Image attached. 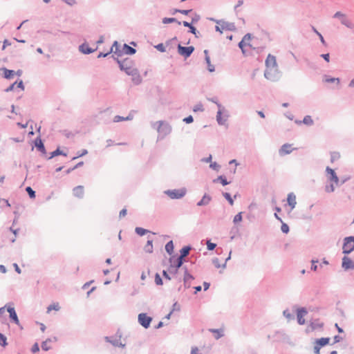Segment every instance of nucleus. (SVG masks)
<instances>
[{"label":"nucleus","instance_id":"obj_1","mask_svg":"<svg viewBox=\"0 0 354 354\" xmlns=\"http://www.w3.org/2000/svg\"><path fill=\"white\" fill-rule=\"evenodd\" d=\"M118 64L120 69L122 71L125 72L127 75H129L130 73H132L133 71L137 69V68L135 67L134 61L129 57H127L122 60H118Z\"/></svg>","mask_w":354,"mask_h":354},{"label":"nucleus","instance_id":"obj_2","mask_svg":"<svg viewBox=\"0 0 354 354\" xmlns=\"http://www.w3.org/2000/svg\"><path fill=\"white\" fill-rule=\"evenodd\" d=\"M164 194L171 199H181L186 195L187 189L182 187L180 189H167L164 191Z\"/></svg>","mask_w":354,"mask_h":354},{"label":"nucleus","instance_id":"obj_3","mask_svg":"<svg viewBox=\"0 0 354 354\" xmlns=\"http://www.w3.org/2000/svg\"><path fill=\"white\" fill-rule=\"evenodd\" d=\"M264 77L270 81L277 82L281 78V73L278 68H266Z\"/></svg>","mask_w":354,"mask_h":354},{"label":"nucleus","instance_id":"obj_4","mask_svg":"<svg viewBox=\"0 0 354 354\" xmlns=\"http://www.w3.org/2000/svg\"><path fill=\"white\" fill-rule=\"evenodd\" d=\"M158 123V125L156 127V130L160 136L165 137L171 133L172 127L167 122L159 120Z\"/></svg>","mask_w":354,"mask_h":354},{"label":"nucleus","instance_id":"obj_5","mask_svg":"<svg viewBox=\"0 0 354 354\" xmlns=\"http://www.w3.org/2000/svg\"><path fill=\"white\" fill-rule=\"evenodd\" d=\"M153 318L149 316L146 313H141L138 315V322L144 328L147 329L150 327Z\"/></svg>","mask_w":354,"mask_h":354},{"label":"nucleus","instance_id":"obj_6","mask_svg":"<svg viewBox=\"0 0 354 354\" xmlns=\"http://www.w3.org/2000/svg\"><path fill=\"white\" fill-rule=\"evenodd\" d=\"M194 50L195 48L193 46H183L181 44H178L177 46L178 53L185 59L189 57Z\"/></svg>","mask_w":354,"mask_h":354},{"label":"nucleus","instance_id":"obj_7","mask_svg":"<svg viewBox=\"0 0 354 354\" xmlns=\"http://www.w3.org/2000/svg\"><path fill=\"white\" fill-rule=\"evenodd\" d=\"M326 172L327 173L328 179L334 183L337 186H340L345 183V180H343L341 183H339V179L337 176L334 169H331L329 167H327L326 169Z\"/></svg>","mask_w":354,"mask_h":354},{"label":"nucleus","instance_id":"obj_8","mask_svg":"<svg viewBox=\"0 0 354 354\" xmlns=\"http://www.w3.org/2000/svg\"><path fill=\"white\" fill-rule=\"evenodd\" d=\"M169 266L172 268L179 269L183 266L185 259H182L181 257H177V255H173L169 259Z\"/></svg>","mask_w":354,"mask_h":354},{"label":"nucleus","instance_id":"obj_9","mask_svg":"<svg viewBox=\"0 0 354 354\" xmlns=\"http://www.w3.org/2000/svg\"><path fill=\"white\" fill-rule=\"evenodd\" d=\"M347 240H348L347 237H345L343 240L342 253L345 255H348L354 251V245L352 244V241Z\"/></svg>","mask_w":354,"mask_h":354},{"label":"nucleus","instance_id":"obj_10","mask_svg":"<svg viewBox=\"0 0 354 354\" xmlns=\"http://www.w3.org/2000/svg\"><path fill=\"white\" fill-rule=\"evenodd\" d=\"M308 314V310L305 307H300L297 309V322L299 325H304L306 323L304 317Z\"/></svg>","mask_w":354,"mask_h":354},{"label":"nucleus","instance_id":"obj_11","mask_svg":"<svg viewBox=\"0 0 354 354\" xmlns=\"http://www.w3.org/2000/svg\"><path fill=\"white\" fill-rule=\"evenodd\" d=\"M7 311L9 313V317L12 322L15 323V324L19 326V320L17 316V314L16 313V310L13 306H7Z\"/></svg>","mask_w":354,"mask_h":354},{"label":"nucleus","instance_id":"obj_12","mask_svg":"<svg viewBox=\"0 0 354 354\" xmlns=\"http://www.w3.org/2000/svg\"><path fill=\"white\" fill-rule=\"evenodd\" d=\"M34 145H35V147H36L37 151L41 152L43 155H46V154L47 152H46L44 144L42 140L41 139V136H37L35 139Z\"/></svg>","mask_w":354,"mask_h":354},{"label":"nucleus","instance_id":"obj_13","mask_svg":"<svg viewBox=\"0 0 354 354\" xmlns=\"http://www.w3.org/2000/svg\"><path fill=\"white\" fill-rule=\"evenodd\" d=\"M342 267L345 270H353L354 269V261L349 257L344 256L342 258Z\"/></svg>","mask_w":354,"mask_h":354},{"label":"nucleus","instance_id":"obj_14","mask_svg":"<svg viewBox=\"0 0 354 354\" xmlns=\"http://www.w3.org/2000/svg\"><path fill=\"white\" fill-rule=\"evenodd\" d=\"M265 64L266 68H278L276 57L271 54H268L266 59Z\"/></svg>","mask_w":354,"mask_h":354},{"label":"nucleus","instance_id":"obj_15","mask_svg":"<svg viewBox=\"0 0 354 354\" xmlns=\"http://www.w3.org/2000/svg\"><path fill=\"white\" fill-rule=\"evenodd\" d=\"M97 50V48L93 49L89 47L87 43H83L79 46V50L84 55H89L92 53L95 52Z\"/></svg>","mask_w":354,"mask_h":354},{"label":"nucleus","instance_id":"obj_16","mask_svg":"<svg viewBox=\"0 0 354 354\" xmlns=\"http://www.w3.org/2000/svg\"><path fill=\"white\" fill-rule=\"evenodd\" d=\"M291 147L292 145L290 144H283L279 150V154L281 156L290 154L294 150V149H292Z\"/></svg>","mask_w":354,"mask_h":354},{"label":"nucleus","instance_id":"obj_17","mask_svg":"<svg viewBox=\"0 0 354 354\" xmlns=\"http://www.w3.org/2000/svg\"><path fill=\"white\" fill-rule=\"evenodd\" d=\"M129 75L132 77V82L134 84L139 85L142 82V77L138 68L133 71L132 73H130Z\"/></svg>","mask_w":354,"mask_h":354},{"label":"nucleus","instance_id":"obj_18","mask_svg":"<svg viewBox=\"0 0 354 354\" xmlns=\"http://www.w3.org/2000/svg\"><path fill=\"white\" fill-rule=\"evenodd\" d=\"M183 25L185 26V27H187V28H189V32L194 35V36L196 37V38H198L199 37V35H200V32L196 30V28L193 26L192 23H189L188 21H184L182 22Z\"/></svg>","mask_w":354,"mask_h":354},{"label":"nucleus","instance_id":"obj_19","mask_svg":"<svg viewBox=\"0 0 354 354\" xmlns=\"http://www.w3.org/2000/svg\"><path fill=\"white\" fill-rule=\"evenodd\" d=\"M220 25L221 26V28L223 30H230V31H236V28L234 23L225 21L222 19V22Z\"/></svg>","mask_w":354,"mask_h":354},{"label":"nucleus","instance_id":"obj_20","mask_svg":"<svg viewBox=\"0 0 354 354\" xmlns=\"http://www.w3.org/2000/svg\"><path fill=\"white\" fill-rule=\"evenodd\" d=\"M212 201V196L205 194L202 198L197 203L196 205L199 207L207 205Z\"/></svg>","mask_w":354,"mask_h":354},{"label":"nucleus","instance_id":"obj_21","mask_svg":"<svg viewBox=\"0 0 354 354\" xmlns=\"http://www.w3.org/2000/svg\"><path fill=\"white\" fill-rule=\"evenodd\" d=\"M73 194L75 197L79 198H82L84 197V187L82 185H78L75 187L73 189Z\"/></svg>","mask_w":354,"mask_h":354},{"label":"nucleus","instance_id":"obj_22","mask_svg":"<svg viewBox=\"0 0 354 354\" xmlns=\"http://www.w3.org/2000/svg\"><path fill=\"white\" fill-rule=\"evenodd\" d=\"M287 202L289 206H290L291 209H293L297 204L296 201V196L293 192H290L288 194Z\"/></svg>","mask_w":354,"mask_h":354},{"label":"nucleus","instance_id":"obj_23","mask_svg":"<svg viewBox=\"0 0 354 354\" xmlns=\"http://www.w3.org/2000/svg\"><path fill=\"white\" fill-rule=\"evenodd\" d=\"M191 245H185L180 250V255L178 257H181L182 259H185V257L189 255V251L192 250Z\"/></svg>","mask_w":354,"mask_h":354},{"label":"nucleus","instance_id":"obj_24","mask_svg":"<svg viewBox=\"0 0 354 354\" xmlns=\"http://www.w3.org/2000/svg\"><path fill=\"white\" fill-rule=\"evenodd\" d=\"M104 339L106 342L111 343L114 346L124 348L125 346L124 344H122L120 342L119 339H115L112 340L110 337L106 336Z\"/></svg>","mask_w":354,"mask_h":354},{"label":"nucleus","instance_id":"obj_25","mask_svg":"<svg viewBox=\"0 0 354 354\" xmlns=\"http://www.w3.org/2000/svg\"><path fill=\"white\" fill-rule=\"evenodd\" d=\"M222 115H223V113L221 111H217L216 121L219 125H225L227 122V119L229 117V115L227 114H226V115H225V118H223Z\"/></svg>","mask_w":354,"mask_h":354},{"label":"nucleus","instance_id":"obj_26","mask_svg":"<svg viewBox=\"0 0 354 354\" xmlns=\"http://www.w3.org/2000/svg\"><path fill=\"white\" fill-rule=\"evenodd\" d=\"M123 54H126L128 55H133L136 53V48L129 46L127 44H123Z\"/></svg>","mask_w":354,"mask_h":354},{"label":"nucleus","instance_id":"obj_27","mask_svg":"<svg viewBox=\"0 0 354 354\" xmlns=\"http://www.w3.org/2000/svg\"><path fill=\"white\" fill-rule=\"evenodd\" d=\"M324 326V323L320 322L319 319H313L310 323L311 330H315L317 328H322Z\"/></svg>","mask_w":354,"mask_h":354},{"label":"nucleus","instance_id":"obj_28","mask_svg":"<svg viewBox=\"0 0 354 354\" xmlns=\"http://www.w3.org/2000/svg\"><path fill=\"white\" fill-rule=\"evenodd\" d=\"M1 70L3 71V77L5 79L10 80L15 75V71L13 70L8 69L5 67L1 68Z\"/></svg>","mask_w":354,"mask_h":354},{"label":"nucleus","instance_id":"obj_29","mask_svg":"<svg viewBox=\"0 0 354 354\" xmlns=\"http://www.w3.org/2000/svg\"><path fill=\"white\" fill-rule=\"evenodd\" d=\"M295 123L300 124L301 123L308 125V126H312L314 124V121L312 119L310 115H306L302 121L300 120H295Z\"/></svg>","mask_w":354,"mask_h":354},{"label":"nucleus","instance_id":"obj_30","mask_svg":"<svg viewBox=\"0 0 354 354\" xmlns=\"http://www.w3.org/2000/svg\"><path fill=\"white\" fill-rule=\"evenodd\" d=\"M57 156H66V153L62 151L60 148L58 147L55 151H52L50 153L49 157L47 158L48 160H50L53 158L54 157H56Z\"/></svg>","mask_w":354,"mask_h":354},{"label":"nucleus","instance_id":"obj_31","mask_svg":"<svg viewBox=\"0 0 354 354\" xmlns=\"http://www.w3.org/2000/svg\"><path fill=\"white\" fill-rule=\"evenodd\" d=\"M213 183H220L223 186L227 185L230 183V182L227 181L226 177L223 175L218 176L216 178L214 179Z\"/></svg>","mask_w":354,"mask_h":354},{"label":"nucleus","instance_id":"obj_32","mask_svg":"<svg viewBox=\"0 0 354 354\" xmlns=\"http://www.w3.org/2000/svg\"><path fill=\"white\" fill-rule=\"evenodd\" d=\"M113 47H115L114 55L121 57L123 55V48L120 49V45L118 41H115L113 42Z\"/></svg>","mask_w":354,"mask_h":354},{"label":"nucleus","instance_id":"obj_33","mask_svg":"<svg viewBox=\"0 0 354 354\" xmlns=\"http://www.w3.org/2000/svg\"><path fill=\"white\" fill-rule=\"evenodd\" d=\"M330 342L329 337H321L319 339H316L315 344L319 346L320 347H323L326 346Z\"/></svg>","mask_w":354,"mask_h":354},{"label":"nucleus","instance_id":"obj_34","mask_svg":"<svg viewBox=\"0 0 354 354\" xmlns=\"http://www.w3.org/2000/svg\"><path fill=\"white\" fill-rule=\"evenodd\" d=\"M248 46L249 47L255 49V48H253L250 43L244 42V41H240L238 44V46L241 50V52L244 55H246V50L245 49V46Z\"/></svg>","mask_w":354,"mask_h":354},{"label":"nucleus","instance_id":"obj_35","mask_svg":"<svg viewBox=\"0 0 354 354\" xmlns=\"http://www.w3.org/2000/svg\"><path fill=\"white\" fill-rule=\"evenodd\" d=\"M174 245L173 241H168L165 245V250L169 254L171 255L174 253Z\"/></svg>","mask_w":354,"mask_h":354},{"label":"nucleus","instance_id":"obj_36","mask_svg":"<svg viewBox=\"0 0 354 354\" xmlns=\"http://www.w3.org/2000/svg\"><path fill=\"white\" fill-rule=\"evenodd\" d=\"M162 21L164 24L177 23L178 25H180L182 24V22L178 21L177 19L174 17H164Z\"/></svg>","mask_w":354,"mask_h":354},{"label":"nucleus","instance_id":"obj_37","mask_svg":"<svg viewBox=\"0 0 354 354\" xmlns=\"http://www.w3.org/2000/svg\"><path fill=\"white\" fill-rule=\"evenodd\" d=\"M144 250L147 253L153 252V240L149 239L144 247Z\"/></svg>","mask_w":354,"mask_h":354},{"label":"nucleus","instance_id":"obj_38","mask_svg":"<svg viewBox=\"0 0 354 354\" xmlns=\"http://www.w3.org/2000/svg\"><path fill=\"white\" fill-rule=\"evenodd\" d=\"M209 331L212 333H216V335H215V337H214L216 339H218L224 335L223 330L221 328H218V329L212 328V329H209Z\"/></svg>","mask_w":354,"mask_h":354},{"label":"nucleus","instance_id":"obj_39","mask_svg":"<svg viewBox=\"0 0 354 354\" xmlns=\"http://www.w3.org/2000/svg\"><path fill=\"white\" fill-rule=\"evenodd\" d=\"M324 81L327 83H334L337 82V84L339 83L340 80L337 77H332L328 75H324Z\"/></svg>","mask_w":354,"mask_h":354},{"label":"nucleus","instance_id":"obj_40","mask_svg":"<svg viewBox=\"0 0 354 354\" xmlns=\"http://www.w3.org/2000/svg\"><path fill=\"white\" fill-rule=\"evenodd\" d=\"M51 342H52L51 338H47L45 341L42 342L41 345L42 350L45 351H49L51 348V347L49 346L48 345V344L51 343Z\"/></svg>","mask_w":354,"mask_h":354},{"label":"nucleus","instance_id":"obj_41","mask_svg":"<svg viewBox=\"0 0 354 354\" xmlns=\"http://www.w3.org/2000/svg\"><path fill=\"white\" fill-rule=\"evenodd\" d=\"M341 24L348 28H354V24L348 20L346 17L341 19Z\"/></svg>","mask_w":354,"mask_h":354},{"label":"nucleus","instance_id":"obj_42","mask_svg":"<svg viewBox=\"0 0 354 354\" xmlns=\"http://www.w3.org/2000/svg\"><path fill=\"white\" fill-rule=\"evenodd\" d=\"M135 232L138 235L142 236L145 235L146 234H147L148 232H149V231L148 230L144 229L140 227H136L135 228Z\"/></svg>","mask_w":354,"mask_h":354},{"label":"nucleus","instance_id":"obj_43","mask_svg":"<svg viewBox=\"0 0 354 354\" xmlns=\"http://www.w3.org/2000/svg\"><path fill=\"white\" fill-rule=\"evenodd\" d=\"M192 12V9H189V10H180V9H174L171 12V14L172 15H175L176 13H181L183 15H189L190 12Z\"/></svg>","mask_w":354,"mask_h":354},{"label":"nucleus","instance_id":"obj_44","mask_svg":"<svg viewBox=\"0 0 354 354\" xmlns=\"http://www.w3.org/2000/svg\"><path fill=\"white\" fill-rule=\"evenodd\" d=\"M205 60L207 65V70L211 73L215 71V67L214 65L211 64L209 56H207V57H205Z\"/></svg>","mask_w":354,"mask_h":354},{"label":"nucleus","instance_id":"obj_45","mask_svg":"<svg viewBox=\"0 0 354 354\" xmlns=\"http://www.w3.org/2000/svg\"><path fill=\"white\" fill-rule=\"evenodd\" d=\"M283 315L288 319V322L295 319L294 315L291 313L288 309H286L283 311Z\"/></svg>","mask_w":354,"mask_h":354},{"label":"nucleus","instance_id":"obj_46","mask_svg":"<svg viewBox=\"0 0 354 354\" xmlns=\"http://www.w3.org/2000/svg\"><path fill=\"white\" fill-rule=\"evenodd\" d=\"M26 192H27L30 198L33 199L36 197V192L31 188V187H26Z\"/></svg>","mask_w":354,"mask_h":354},{"label":"nucleus","instance_id":"obj_47","mask_svg":"<svg viewBox=\"0 0 354 354\" xmlns=\"http://www.w3.org/2000/svg\"><path fill=\"white\" fill-rule=\"evenodd\" d=\"M222 195L228 201L230 205H233L234 199L232 198L231 194L228 192H223Z\"/></svg>","mask_w":354,"mask_h":354},{"label":"nucleus","instance_id":"obj_48","mask_svg":"<svg viewBox=\"0 0 354 354\" xmlns=\"http://www.w3.org/2000/svg\"><path fill=\"white\" fill-rule=\"evenodd\" d=\"M0 345L3 347H6L8 345L7 337L1 333H0Z\"/></svg>","mask_w":354,"mask_h":354},{"label":"nucleus","instance_id":"obj_49","mask_svg":"<svg viewBox=\"0 0 354 354\" xmlns=\"http://www.w3.org/2000/svg\"><path fill=\"white\" fill-rule=\"evenodd\" d=\"M340 158V154L337 151L330 152V161L333 162L337 160Z\"/></svg>","mask_w":354,"mask_h":354},{"label":"nucleus","instance_id":"obj_50","mask_svg":"<svg viewBox=\"0 0 354 354\" xmlns=\"http://www.w3.org/2000/svg\"><path fill=\"white\" fill-rule=\"evenodd\" d=\"M313 30L314 32H315L317 35V37H319L321 43L323 45L326 46L327 45L326 41H325V39H324V37L322 36V35L319 32H318L315 27H313Z\"/></svg>","mask_w":354,"mask_h":354},{"label":"nucleus","instance_id":"obj_51","mask_svg":"<svg viewBox=\"0 0 354 354\" xmlns=\"http://www.w3.org/2000/svg\"><path fill=\"white\" fill-rule=\"evenodd\" d=\"M212 263L216 268H225V263L221 265L218 258H214L212 259Z\"/></svg>","mask_w":354,"mask_h":354},{"label":"nucleus","instance_id":"obj_52","mask_svg":"<svg viewBox=\"0 0 354 354\" xmlns=\"http://www.w3.org/2000/svg\"><path fill=\"white\" fill-rule=\"evenodd\" d=\"M206 244H207V249L209 251L214 250L216 248V244L214 243H212L210 239H207V240Z\"/></svg>","mask_w":354,"mask_h":354},{"label":"nucleus","instance_id":"obj_53","mask_svg":"<svg viewBox=\"0 0 354 354\" xmlns=\"http://www.w3.org/2000/svg\"><path fill=\"white\" fill-rule=\"evenodd\" d=\"M242 214H243V212H239L236 215L234 216V219H233V223L234 224H236V223L242 221V220H243Z\"/></svg>","mask_w":354,"mask_h":354},{"label":"nucleus","instance_id":"obj_54","mask_svg":"<svg viewBox=\"0 0 354 354\" xmlns=\"http://www.w3.org/2000/svg\"><path fill=\"white\" fill-rule=\"evenodd\" d=\"M281 230L284 234H288L290 231V227L288 224L281 222Z\"/></svg>","mask_w":354,"mask_h":354},{"label":"nucleus","instance_id":"obj_55","mask_svg":"<svg viewBox=\"0 0 354 354\" xmlns=\"http://www.w3.org/2000/svg\"><path fill=\"white\" fill-rule=\"evenodd\" d=\"M155 283L158 286H162L163 284L162 279L158 273L155 274Z\"/></svg>","mask_w":354,"mask_h":354},{"label":"nucleus","instance_id":"obj_56","mask_svg":"<svg viewBox=\"0 0 354 354\" xmlns=\"http://www.w3.org/2000/svg\"><path fill=\"white\" fill-rule=\"evenodd\" d=\"M182 267H183V270H184V275H185L186 278L194 279V277L189 272L188 268H187V266H182Z\"/></svg>","mask_w":354,"mask_h":354},{"label":"nucleus","instance_id":"obj_57","mask_svg":"<svg viewBox=\"0 0 354 354\" xmlns=\"http://www.w3.org/2000/svg\"><path fill=\"white\" fill-rule=\"evenodd\" d=\"M209 167L213 170L218 171L221 168V165H218L216 162H211Z\"/></svg>","mask_w":354,"mask_h":354},{"label":"nucleus","instance_id":"obj_58","mask_svg":"<svg viewBox=\"0 0 354 354\" xmlns=\"http://www.w3.org/2000/svg\"><path fill=\"white\" fill-rule=\"evenodd\" d=\"M155 48L161 53H165L166 51L165 46L162 43L157 44L156 46H155Z\"/></svg>","mask_w":354,"mask_h":354},{"label":"nucleus","instance_id":"obj_59","mask_svg":"<svg viewBox=\"0 0 354 354\" xmlns=\"http://www.w3.org/2000/svg\"><path fill=\"white\" fill-rule=\"evenodd\" d=\"M276 335L281 337L283 340L288 339V336L283 330L277 331Z\"/></svg>","mask_w":354,"mask_h":354},{"label":"nucleus","instance_id":"obj_60","mask_svg":"<svg viewBox=\"0 0 354 354\" xmlns=\"http://www.w3.org/2000/svg\"><path fill=\"white\" fill-rule=\"evenodd\" d=\"M87 153H88V151H87L86 149H82L81 152H80V151H78V152L77 153V156L73 157V158H72V160H75V159H76V158H79V157H82V156H85V155H86Z\"/></svg>","mask_w":354,"mask_h":354},{"label":"nucleus","instance_id":"obj_61","mask_svg":"<svg viewBox=\"0 0 354 354\" xmlns=\"http://www.w3.org/2000/svg\"><path fill=\"white\" fill-rule=\"evenodd\" d=\"M200 19H201V16L195 12L194 16L192 18V21L190 23H192V24H196Z\"/></svg>","mask_w":354,"mask_h":354},{"label":"nucleus","instance_id":"obj_62","mask_svg":"<svg viewBox=\"0 0 354 354\" xmlns=\"http://www.w3.org/2000/svg\"><path fill=\"white\" fill-rule=\"evenodd\" d=\"M204 109L202 104H198L195 105L193 108V111L198 112V111H203Z\"/></svg>","mask_w":354,"mask_h":354},{"label":"nucleus","instance_id":"obj_63","mask_svg":"<svg viewBox=\"0 0 354 354\" xmlns=\"http://www.w3.org/2000/svg\"><path fill=\"white\" fill-rule=\"evenodd\" d=\"M60 308L58 304H53V305H50L48 308H47V310H48V312L52 310H59Z\"/></svg>","mask_w":354,"mask_h":354},{"label":"nucleus","instance_id":"obj_64","mask_svg":"<svg viewBox=\"0 0 354 354\" xmlns=\"http://www.w3.org/2000/svg\"><path fill=\"white\" fill-rule=\"evenodd\" d=\"M183 121L184 122H185L186 124H191L194 122V118L192 115H190L183 118Z\"/></svg>","mask_w":354,"mask_h":354}]
</instances>
